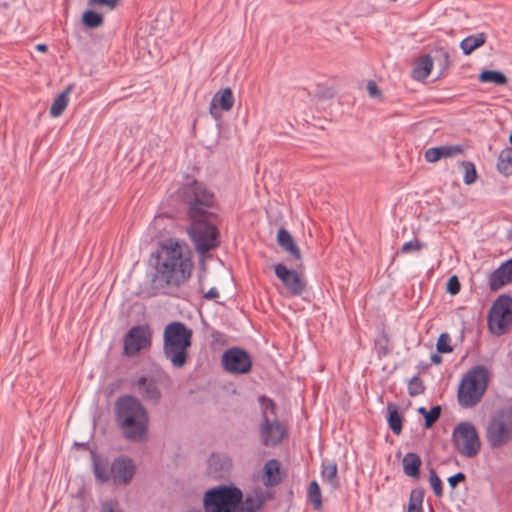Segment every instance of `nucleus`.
Masks as SVG:
<instances>
[{
	"label": "nucleus",
	"mask_w": 512,
	"mask_h": 512,
	"mask_svg": "<svg viewBox=\"0 0 512 512\" xmlns=\"http://www.w3.org/2000/svg\"><path fill=\"white\" fill-rule=\"evenodd\" d=\"M116 424L122 436L130 442H143L147 439L149 414L137 398L125 395L119 397L114 405Z\"/></svg>",
	"instance_id": "1"
},
{
	"label": "nucleus",
	"mask_w": 512,
	"mask_h": 512,
	"mask_svg": "<svg viewBox=\"0 0 512 512\" xmlns=\"http://www.w3.org/2000/svg\"><path fill=\"white\" fill-rule=\"evenodd\" d=\"M178 197L186 205L189 219L217 218L211 211L215 206V195L203 182L187 177L178 189Z\"/></svg>",
	"instance_id": "2"
},
{
	"label": "nucleus",
	"mask_w": 512,
	"mask_h": 512,
	"mask_svg": "<svg viewBox=\"0 0 512 512\" xmlns=\"http://www.w3.org/2000/svg\"><path fill=\"white\" fill-rule=\"evenodd\" d=\"M150 266L154 271L151 273L153 291L149 295L167 286H179L190 277L192 270L191 258H151Z\"/></svg>",
	"instance_id": "3"
},
{
	"label": "nucleus",
	"mask_w": 512,
	"mask_h": 512,
	"mask_svg": "<svg viewBox=\"0 0 512 512\" xmlns=\"http://www.w3.org/2000/svg\"><path fill=\"white\" fill-rule=\"evenodd\" d=\"M192 329L175 321L166 325L163 333V354L174 368H182L188 360L192 345Z\"/></svg>",
	"instance_id": "4"
},
{
	"label": "nucleus",
	"mask_w": 512,
	"mask_h": 512,
	"mask_svg": "<svg viewBox=\"0 0 512 512\" xmlns=\"http://www.w3.org/2000/svg\"><path fill=\"white\" fill-rule=\"evenodd\" d=\"M490 378L489 370L483 365L471 368L462 378L458 388V401L462 407L476 405L483 397Z\"/></svg>",
	"instance_id": "5"
},
{
	"label": "nucleus",
	"mask_w": 512,
	"mask_h": 512,
	"mask_svg": "<svg viewBox=\"0 0 512 512\" xmlns=\"http://www.w3.org/2000/svg\"><path fill=\"white\" fill-rule=\"evenodd\" d=\"M214 219H189L190 225L187 231L199 256H205L206 253L214 250L220 244V232L213 223Z\"/></svg>",
	"instance_id": "6"
},
{
	"label": "nucleus",
	"mask_w": 512,
	"mask_h": 512,
	"mask_svg": "<svg viewBox=\"0 0 512 512\" xmlns=\"http://www.w3.org/2000/svg\"><path fill=\"white\" fill-rule=\"evenodd\" d=\"M243 498L242 491L235 486H218L205 493L203 503L206 512H237Z\"/></svg>",
	"instance_id": "7"
},
{
	"label": "nucleus",
	"mask_w": 512,
	"mask_h": 512,
	"mask_svg": "<svg viewBox=\"0 0 512 512\" xmlns=\"http://www.w3.org/2000/svg\"><path fill=\"white\" fill-rule=\"evenodd\" d=\"M261 402L263 421L260 434L262 443L266 446H275L283 440L286 429L276 418L274 402L265 398H261Z\"/></svg>",
	"instance_id": "8"
},
{
	"label": "nucleus",
	"mask_w": 512,
	"mask_h": 512,
	"mask_svg": "<svg viewBox=\"0 0 512 512\" xmlns=\"http://www.w3.org/2000/svg\"><path fill=\"white\" fill-rule=\"evenodd\" d=\"M151 244L155 250L150 252V256H192L191 248L184 239L173 237L166 231L152 237Z\"/></svg>",
	"instance_id": "9"
},
{
	"label": "nucleus",
	"mask_w": 512,
	"mask_h": 512,
	"mask_svg": "<svg viewBox=\"0 0 512 512\" xmlns=\"http://www.w3.org/2000/svg\"><path fill=\"white\" fill-rule=\"evenodd\" d=\"M453 442L457 451L464 457L472 458L480 450L481 444L475 427L461 422L453 430Z\"/></svg>",
	"instance_id": "10"
},
{
	"label": "nucleus",
	"mask_w": 512,
	"mask_h": 512,
	"mask_svg": "<svg viewBox=\"0 0 512 512\" xmlns=\"http://www.w3.org/2000/svg\"><path fill=\"white\" fill-rule=\"evenodd\" d=\"M512 324V298L502 295L493 304L489 317L488 326L495 335L504 334Z\"/></svg>",
	"instance_id": "11"
},
{
	"label": "nucleus",
	"mask_w": 512,
	"mask_h": 512,
	"mask_svg": "<svg viewBox=\"0 0 512 512\" xmlns=\"http://www.w3.org/2000/svg\"><path fill=\"white\" fill-rule=\"evenodd\" d=\"M275 275L291 296H301L306 290L307 282L301 267L294 269L285 263L273 266Z\"/></svg>",
	"instance_id": "12"
},
{
	"label": "nucleus",
	"mask_w": 512,
	"mask_h": 512,
	"mask_svg": "<svg viewBox=\"0 0 512 512\" xmlns=\"http://www.w3.org/2000/svg\"><path fill=\"white\" fill-rule=\"evenodd\" d=\"M151 345V332L147 326L131 328L124 338V354L132 357Z\"/></svg>",
	"instance_id": "13"
},
{
	"label": "nucleus",
	"mask_w": 512,
	"mask_h": 512,
	"mask_svg": "<svg viewBox=\"0 0 512 512\" xmlns=\"http://www.w3.org/2000/svg\"><path fill=\"white\" fill-rule=\"evenodd\" d=\"M222 364L226 371L233 374H245L250 371L252 361L250 356L242 349L231 348L224 352Z\"/></svg>",
	"instance_id": "14"
},
{
	"label": "nucleus",
	"mask_w": 512,
	"mask_h": 512,
	"mask_svg": "<svg viewBox=\"0 0 512 512\" xmlns=\"http://www.w3.org/2000/svg\"><path fill=\"white\" fill-rule=\"evenodd\" d=\"M487 439L493 448L503 446L512 439V426L502 418L494 419L488 426Z\"/></svg>",
	"instance_id": "15"
},
{
	"label": "nucleus",
	"mask_w": 512,
	"mask_h": 512,
	"mask_svg": "<svg viewBox=\"0 0 512 512\" xmlns=\"http://www.w3.org/2000/svg\"><path fill=\"white\" fill-rule=\"evenodd\" d=\"M111 479L115 485L128 484L135 473L133 461L127 457H120L110 465Z\"/></svg>",
	"instance_id": "16"
},
{
	"label": "nucleus",
	"mask_w": 512,
	"mask_h": 512,
	"mask_svg": "<svg viewBox=\"0 0 512 512\" xmlns=\"http://www.w3.org/2000/svg\"><path fill=\"white\" fill-rule=\"evenodd\" d=\"M134 387L143 400L147 402L157 404L161 400V390L157 381L153 378L142 376L134 383Z\"/></svg>",
	"instance_id": "17"
},
{
	"label": "nucleus",
	"mask_w": 512,
	"mask_h": 512,
	"mask_svg": "<svg viewBox=\"0 0 512 512\" xmlns=\"http://www.w3.org/2000/svg\"><path fill=\"white\" fill-rule=\"evenodd\" d=\"M464 150V146L461 144L441 145L427 149L424 153V158L429 163H435L443 158H453L461 155Z\"/></svg>",
	"instance_id": "18"
},
{
	"label": "nucleus",
	"mask_w": 512,
	"mask_h": 512,
	"mask_svg": "<svg viewBox=\"0 0 512 512\" xmlns=\"http://www.w3.org/2000/svg\"><path fill=\"white\" fill-rule=\"evenodd\" d=\"M234 95L230 88H225L216 92L210 103V114L217 119L220 114L217 112L219 108L222 111H229L234 105Z\"/></svg>",
	"instance_id": "19"
},
{
	"label": "nucleus",
	"mask_w": 512,
	"mask_h": 512,
	"mask_svg": "<svg viewBox=\"0 0 512 512\" xmlns=\"http://www.w3.org/2000/svg\"><path fill=\"white\" fill-rule=\"evenodd\" d=\"M509 283H512V258L504 262L490 276V288L493 291Z\"/></svg>",
	"instance_id": "20"
},
{
	"label": "nucleus",
	"mask_w": 512,
	"mask_h": 512,
	"mask_svg": "<svg viewBox=\"0 0 512 512\" xmlns=\"http://www.w3.org/2000/svg\"><path fill=\"white\" fill-rule=\"evenodd\" d=\"M277 244L286 251L290 256H301L300 250L291 235L284 227L279 228L277 232Z\"/></svg>",
	"instance_id": "21"
},
{
	"label": "nucleus",
	"mask_w": 512,
	"mask_h": 512,
	"mask_svg": "<svg viewBox=\"0 0 512 512\" xmlns=\"http://www.w3.org/2000/svg\"><path fill=\"white\" fill-rule=\"evenodd\" d=\"M265 502V497L261 491H254L251 494H247L245 500H241V503L237 507V512H257L261 509Z\"/></svg>",
	"instance_id": "22"
},
{
	"label": "nucleus",
	"mask_w": 512,
	"mask_h": 512,
	"mask_svg": "<svg viewBox=\"0 0 512 512\" xmlns=\"http://www.w3.org/2000/svg\"><path fill=\"white\" fill-rule=\"evenodd\" d=\"M281 482L280 464L277 460L271 459L264 465V484L273 487Z\"/></svg>",
	"instance_id": "23"
},
{
	"label": "nucleus",
	"mask_w": 512,
	"mask_h": 512,
	"mask_svg": "<svg viewBox=\"0 0 512 512\" xmlns=\"http://www.w3.org/2000/svg\"><path fill=\"white\" fill-rule=\"evenodd\" d=\"M421 458L413 452L407 453L402 459L404 473L412 478H418L420 475Z\"/></svg>",
	"instance_id": "24"
},
{
	"label": "nucleus",
	"mask_w": 512,
	"mask_h": 512,
	"mask_svg": "<svg viewBox=\"0 0 512 512\" xmlns=\"http://www.w3.org/2000/svg\"><path fill=\"white\" fill-rule=\"evenodd\" d=\"M486 34L481 32L465 37L460 42V48L464 55H470L473 51L483 46L486 42Z\"/></svg>",
	"instance_id": "25"
},
{
	"label": "nucleus",
	"mask_w": 512,
	"mask_h": 512,
	"mask_svg": "<svg viewBox=\"0 0 512 512\" xmlns=\"http://www.w3.org/2000/svg\"><path fill=\"white\" fill-rule=\"evenodd\" d=\"M322 481L328 484L334 491L339 487V478L337 475V464L335 462H326L322 465Z\"/></svg>",
	"instance_id": "26"
},
{
	"label": "nucleus",
	"mask_w": 512,
	"mask_h": 512,
	"mask_svg": "<svg viewBox=\"0 0 512 512\" xmlns=\"http://www.w3.org/2000/svg\"><path fill=\"white\" fill-rule=\"evenodd\" d=\"M73 89V85H69L66 87L64 91H62L53 101L50 107V115L54 118L62 115L64 110L68 105V96Z\"/></svg>",
	"instance_id": "27"
},
{
	"label": "nucleus",
	"mask_w": 512,
	"mask_h": 512,
	"mask_svg": "<svg viewBox=\"0 0 512 512\" xmlns=\"http://www.w3.org/2000/svg\"><path fill=\"white\" fill-rule=\"evenodd\" d=\"M497 169L499 173L510 176L512 175V147L504 148L497 160Z\"/></svg>",
	"instance_id": "28"
},
{
	"label": "nucleus",
	"mask_w": 512,
	"mask_h": 512,
	"mask_svg": "<svg viewBox=\"0 0 512 512\" xmlns=\"http://www.w3.org/2000/svg\"><path fill=\"white\" fill-rule=\"evenodd\" d=\"M433 67V59L430 55L421 56L413 70L416 79H425L429 76Z\"/></svg>",
	"instance_id": "29"
},
{
	"label": "nucleus",
	"mask_w": 512,
	"mask_h": 512,
	"mask_svg": "<svg viewBox=\"0 0 512 512\" xmlns=\"http://www.w3.org/2000/svg\"><path fill=\"white\" fill-rule=\"evenodd\" d=\"M478 80L481 83H493L495 85H505L508 81L506 75L498 70H483Z\"/></svg>",
	"instance_id": "30"
},
{
	"label": "nucleus",
	"mask_w": 512,
	"mask_h": 512,
	"mask_svg": "<svg viewBox=\"0 0 512 512\" xmlns=\"http://www.w3.org/2000/svg\"><path fill=\"white\" fill-rule=\"evenodd\" d=\"M93 471L96 479L101 483L108 482L111 479L110 465L104 459H94Z\"/></svg>",
	"instance_id": "31"
},
{
	"label": "nucleus",
	"mask_w": 512,
	"mask_h": 512,
	"mask_svg": "<svg viewBox=\"0 0 512 512\" xmlns=\"http://www.w3.org/2000/svg\"><path fill=\"white\" fill-rule=\"evenodd\" d=\"M81 21L84 27L95 29L103 25L104 17L93 9H87L83 12Z\"/></svg>",
	"instance_id": "32"
},
{
	"label": "nucleus",
	"mask_w": 512,
	"mask_h": 512,
	"mask_svg": "<svg viewBox=\"0 0 512 512\" xmlns=\"http://www.w3.org/2000/svg\"><path fill=\"white\" fill-rule=\"evenodd\" d=\"M388 424L389 428L396 435H399L402 431V416L399 414L396 408L392 406L388 407Z\"/></svg>",
	"instance_id": "33"
},
{
	"label": "nucleus",
	"mask_w": 512,
	"mask_h": 512,
	"mask_svg": "<svg viewBox=\"0 0 512 512\" xmlns=\"http://www.w3.org/2000/svg\"><path fill=\"white\" fill-rule=\"evenodd\" d=\"M424 498V491L422 489H414L410 493L408 504V512H423L422 503Z\"/></svg>",
	"instance_id": "34"
},
{
	"label": "nucleus",
	"mask_w": 512,
	"mask_h": 512,
	"mask_svg": "<svg viewBox=\"0 0 512 512\" xmlns=\"http://www.w3.org/2000/svg\"><path fill=\"white\" fill-rule=\"evenodd\" d=\"M308 497L316 510L322 508V496L318 483L312 481L308 487Z\"/></svg>",
	"instance_id": "35"
},
{
	"label": "nucleus",
	"mask_w": 512,
	"mask_h": 512,
	"mask_svg": "<svg viewBox=\"0 0 512 512\" xmlns=\"http://www.w3.org/2000/svg\"><path fill=\"white\" fill-rule=\"evenodd\" d=\"M460 164L464 168L463 182L466 185L473 184L477 179V171L475 165L470 161H462Z\"/></svg>",
	"instance_id": "36"
},
{
	"label": "nucleus",
	"mask_w": 512,
	"mask_h": 512,
	"mask_svg": "<svg viewBox=\"0 0 512 512\" xmlns=\"http://www.w3.org/2000/svg\"><path fill=\"white\" fill-rule=\"evenodd\" d=\"M408 392L410 396H417L424 392V385L420 378L413 377L408 384Z\"/></svg>",
	"instance_id": "37"
},
{
	"label": "nucleus",
	"mask_w": 512,
	"mask_h": 512,
	"mask_svg": "<svg viewBox=\"0 0 512 512\" xmlns=\"http://www.w3.org/2000/svg\"><path fill=\"white\" fill-rule=\"evenodd\" d=\"M436 348H437V351L440 353H449L453 350L450 345V337L448 334L442 333L439 336V338L437 340Z\"/></svg>",
	"instance_id": "38"
},
{
	"label": "nucleus",
	"mask_w": 512,
	"mask_h": 512,
	"mask_svg": "<svg viewBox=\"0 0 512 512\" xmlns=\"http://www.w3.org/2000/svg\"><path fill=\"white\" fill-rule=\"evenodd\" d=\"M421 247H422V243L419 240L414 239V240L404 243L401 246L400 252L401 253H418L420 251Z\"/></svg>",
	"instance_id": "39"
},
{
	"label": "nucleus",
	"mask_w": 512,
	"mask_h": 512,
	"mask_svg": "<svg viewBox=\"0 0 512 512\" xmlns=\"http://www.w3.org/2000/svg\"><path fill=\"white\" fill-rule=\"evenodd\" d=\"M441 408L440 406H434L431 408L430 411L425 415V426L426 428H429L437 421V419L440 417Z\"/></svg>",
	"instance_id": "40"
},
{
	"label": "nucleus",
	"mask_w": 512,
	"mask_h": 512,
	"mask_svg": "<svg viewBox=\"0 0 512 512\" xmlns=\"http://www.w3.org/2000/svg\"><path fill=\"white\" fill-rule=\"evenodd\" d=\"M430 484L436 496L442 495V482L434 470L430 471Z\"/></svg>",
	"instance_id": "41"
},
{
	"label": "nucleus",
	"mask_w": 512,
	"mask_h": 512,
	"mask_svg": "<svg viewBox=\"0 0 512 512\" xmlns=\"http://www.w3.org/2000/svg\"><path fill=\"white\" fill-rule=\"evenodd\" d=\"M100 512H123L116 500H106L101 503Z\"/></svg>",
	"instance_id": "42"
},
{
	"label": "nucleus",
	"mask_w": 512,
	"mask_h": 512,
	"mask_svg": "<svg viewBox=\"0 0 512 512\" xmlns=\"http://www.w3.org/2000/svg\"><path fill=\"white\" fill-rule=\"evenodd\" d=\"M447 292L451 295H456L460 291V282L456 275H453L449 278L446 286Z\"/></svg>",
	"instance_id": "43"
},
{
	"label": "nucleus",
	"mask_w": 512,
	"mask_h": 512,
	"mask_svg": "<svg viewBox=\"0 0 512 512\" xmlns=\"http://www.w3.org/2000/svg\"><path fill=\"white\" fill-rule=\"evenodd\" d=\"M89 7L107 6L109 10L115 9L114 0H88Z\"/></svg>",
	"instance_id": "44"
},
{
	"label": "nucleus",
	"mask_w": 512,
	"mask_h": 512,
	"mask_svg": "<svg viewBox=\"0 0 512 512\" xmlns=\"http://www.w3.org/2000/svg\"><path fill=\"white\" fill-rule=\"evenodd\" d=\"M367 90L371 97L380 98L382 93L374 81H369L367 84Z\"/></svg>",
	"instance_id": "45"
},
{
	"label": "nucleus",
	"mask_w": 512,
	"mask_h": 512,
	"mask_svg": "<svg viewBox=\"0 0 512 512\" xmlns=\"http://www.w3.org/2000/svg\"><path fill=\"white\" fill-rule=\"evenodd\" d=\"M465 480V474L462 472H459L451 477L448 478V483L451 486L452 489H454L459 482H462Z\"/></svg>",
	"instance_id": "46"
},
{
	"label": "nucleus",
	"mask_w": 512,
	"mask_h": 512,
	"mask_svg": "<svg viewBox=\"0 0 512 512\" xmlns=\"http://www.w3.org/2000/svg\"><path fill=\"white\" fill-rule=\"evenodd\" d=\"M437 52L442 57L441 61H442L443 68L446 69L449 65V53L443 48L438 49Z\"/></svg>",
	"instance_id": "47"
},
{
	"label": "nucleus",
	"mask_w": 512,
	"mask_h": 512,
	"mask_svg": "<svg viewBox=\"0 0 512 512\" xmlns=\"http://www.w3.org/2000/svg\"><path fill=\"white\" fill-rule=\"evenodd\" d=\"M219 296V293L216 288H211L207 293H205L204 297L207 299H215Z\"/></svg>",
	"instance_id": "48"
},
{
	"label": "nucleus",
	"mask_w": 512,
	"mask_h": 512,
	"mask_svg": "<svg viewBox=\"0 0 512 512\" xmlns=\"http://www.w3.org/2000/svg\"><path fill=\"white\" fill-rule=\"evenodd\" d=\"M36 50L40 52H46L48 50V47L44 43H39L36 45Z\"/></svg>",
	"instance_id": "49"
},
{
	"label": "nucleus",
	"mask_w": 512,
	"mask_h": 512,
	"mask_svg": "<svg viewBox=\"0 0 512 512\" xmlns=\"http://www.w3.org/2000/svg\"><path fill=\"white\" fill-rule=\"evenodd\" d=\"M431 361H432L433 363H435V364H439V363H441V361H442V357H441L440 355H438V354H433V355L431 356Z\"/></svg>",
	"instance_id": "50"
},
{
	"label": "nucleus",
	"mask_w": 512,
	"mask_h": 512,
	"mask_svg": "<svg viewBox=\"0 0 512 512\" xmlns=\"http://www.w3.org/2000/svg\"><path fill=\"white\" fill-rule=\"evenodd\" d=\"M418 412L423 414V416L425 417V415L428 413V411L424 408V407H420L418 409Z\"/></svg>",
	"instance_id": "51"
},
{
	"label": "nucleus",
	"mask_w": 512,
	"mask_h": 512,
	"mask_svg": "<svg viewBox=\"0 0 512 512\" xmlns=\"http://www.w3.org/2000/svg\"><path fill=\"white\" fill-rule=\"evenodd\" d=\"M509 142L512 145V133L509 135Z\"/></svg>",
	"instance_id": "52"
},
{
	"label": "nucleus",
	"mask_w": 512,
	"mask_h": 512,
	"mask_svg": "<svg viewBox=\"0 0 512 512\" xmlns=\"http://www.w3.org/2000/svg\"><path fill=\"white\" fill-rule=\"evenodd\" d=\"M331 96H332V93H331V91H330V90H328V92H327V97H331Z\"/></svg>",
	"instance_id": "53"
},
{
	"label": "nucleus",
	"mask_w": 512,
	"mask_h": 512,
	"mask_svg": "<svg viewBox=\"0 0 512 512\" xmlns=\"http://www.w3.org/2000/svg\"><path fill=\"white\" fill-rule=\"evenodd\" d=\"M117 2H118V0H114L115 7L117 6Z\"/></svg>",
	"instance_id": "54"
}]
</instances>
